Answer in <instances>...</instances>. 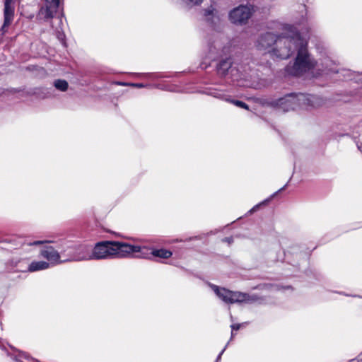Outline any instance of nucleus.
I'll return each instance as SVG.
<instances>
[{"instance_id":"f257e3e1","label":"nucleus","mask_w":362,"mask_h":362,"mask_svg":"<svg viewBox=\"0 0 362 362\" xmlns=\"http://www.w3.org/2000/svg\"><path fill=\"white\" fill-rule=\"evenodd\" d=\"M297 51L296 61L292 66L286 67L288 74L300 76L314 66L307 51V41L302 38L298 31L293 27H288L279 36L275 47L271 49V54L280 59L288 58Z\"/></svg>"},{"instance_id":"f03ea898","label":"nucleus","mask_w":362,"mask_h":362,"mask_svg":"<svg viewBox=\"0 0 362 362\" xmlns=\"http://www.w3.org/2000/svg\"><path fill=\"white\" fill-rule=\"evenodd\" d=\"M140 250L139 246L118 241H101L97 243L92 249V257L93 259L123 257L134 252H139Z\"/></svg>"},{"instance_id":"7ed1b4c3","label":"nucleus","mask_w":362,"mask_h":362,"mask_svg":"<svg viewBox=\"0 0 362 362\" xmlns=\"http://www.w3.org/2000/svg\"><path fill=\"white\" fill-rule=\"evenodd\" d=\"M210 286L217 296L226 303H254L260 299L257 295H250L249 293L240 291H233L214 284H211Z\"/></svg>"},{"instance_id":"20e7f679","label":"nucleus","mask_w":362,"mask_h":362,"mask_svg":"<svg viewBox=\"0 0 362 362\" xmlns=\"http://www.w3.org/2000/svg\"><path fill=\"white\" fill-rule=\"evenodd\" d=\"M252 5H240L229 13L230 22L236 25H245L247 23L253 12Z\"/></svg>"},{"instance_id":"39448f33","label":"nucleus","mask_w":362,"mask_h":362,"mask_svg":"<svg viewBox=\"0 0 362 362\" xmlns=\"http://www.w3.org/2000/svg\"><path fill=\"white\" fill-rule=\"evenodd\" d=\"M299 94H289L283 98L272 100L270 104L272 107L288 112L295 110L298 105Z\"/></svg>"},{"instance_id":"423d86ee","label":"nucleus","mask_w":362,"mask_h":362,"mask_svg":"<svg viewBox=\"0 0 362 362\" xmlns=\"http://www.w3.org/2000/svg\"><path fill=\"white\" fill-rule=\"evenodd\" d=\"M325 100L317 95L300 93L298 99L299 107L305 110L320 108L325 105Z\"/></svg>"},{"instance_id":"0eeeda50","label":"nucleus","mask_w":362,"mask_h":362,"mask_svg":"<svg viewBox=\"0 0 362 362\" xmlns=\"http://www.w3.org/2000/svg\"><path fill=\"white\" fill-rule=\"evenodd\" d=\"M279 36V35L272 32L263 33L258 37L255 46L257 49L271 54V49L275 47Z\"/></svg>"},{"instance_id":"6e6552de","label":"nucleus","mask_w":362,"mask_h":362,"mask_svg":"<svg viewBox=\"0 0 362 362\" xmlns=\"http://www.w3.org/2000/svg\"><path fill=\"white\" fill-rule=\"evenodd\" d=\"M40 254L44 258L52 263L58 264L62 262L59 260L60 256L59 252L51 246L45 247L41 250Z\"/></svg>"},{"instance_id":"1a4fd4ad","label":"nucleus","mask_w":362,"mask_h":362,"mask_svg":"<svg viewBox=\"0 0 362 362\" xmlns=\"http://www.w3.org/2000/svg\"><path fill=\"white\" fill-rule=\"evenodd\" d=\"M92 249L88 245H82L81 246L76 255L74 256L73 260L74 261H87L92 260L93 257H92Z\"/></svg>"},{"instance_id":"9d476101","label":"nucleus","mask_w":362,"mask_h":362,"mask_svg":"<svg viewBox=\"0 0 362 362\" xmlns=\"http://www.w3.org/2000/svg\"><path fill=\"white\" fill-rule=\"evenodd\" d=\"M60 4V0H46L45 17L52 18L57 13Z\"/></svg>"},{"instance_id":"9b49d317","label":"nucleus","mask_w":362,"mask_h":362,"mask_svg":"<svg viewBox=\"0 0 362 362\" xmlns=\"http://www.w3.org/2000/svg\"><path fill=\"white\" fill-rule=\"evenodd\" d=\"M232 67L230 58L221 60L217 65V71L221 76H226Z\"/></svg>"},{"instance_id":"f8f14e48","label":"nucleus","mask_w":362,"mask_h":362,"mask_svg":"<svg viewBox=\"0 0 362 362\" xmlns=\"http://www.w3.org/2000/svg\"><path fill=\"white\" fill-rule=\"evenodd\" d=\"M204 16L206 21L213 25H216L220 21L217 11L212 6L204 10Z\"/></svg>"},{"instance_id":"ddd939ff","label":"nucleus","mask_w":362,"mask_h":362,"mask_svg":"<svg viewBox=\"0 0 362 362\" xmlns=\"http://www.w3.org/2000/svg\"><path fill=\"white\" fill-rule=\"evenodd\" d=\"M14 13L13 4L4 3V24L11 23Z\"/></svg>"},{"instance_id":"4468645a","label":"nucleus","mask_w":362,"mask_h":362,"mask_svg":"<svg viewBox=\"0 0 362 362\" xmlns=\"http://www.w3.org/2000/svg\"><path fill=\"white\" fill-rule=\"evenodd\" d=\"M49 265V263L44 261L33 262L30 264L28 269L30 272L43 270L47 269Z\"/></svg>"},{"instance_id":"2eb2a0df","label":"nucleus","mask_w":362,"mask_h":362,"mask_svg":"<svg viewBox=\"0 0 362 362\" xmlns=\"http://www.w3.org/2000/svg\"><path fill=\"white\" fill-rule=\"evenodd\" d=\"M152 255L155 257H158L163 259H168L172 256V252L170 250L165 249L154 250Z\"/></svg>"},{"instance_id":"dca6fc26","label":"nucleus","mask_w":362,"mask_h":362,"mask_svg":"<svg viewBox=\"0 0 362 362\" xmlns=\"http://www.w3.org/2000/svg\"><path fill=\"white\" fill-rule=\"evenodd\" d=\"M55 88L61 91H65L68 88V83L65 80H56L54 83Z\"/></svg>"},{"instance_id":"f3484780","label":"nucleus","mask_w":362,"mask_h":362,"mask_svg":"<svg viewBox=\"0 0 362 362\" xmlns=\"http://www.w3.org/2000/svg\"><path fill=\"white\" fill-rule=\"evenodd\" d=\"M226 100L230 103L234 104L237 107L248 110V105L246 103H245L244 102H242L240 100H230V99H226Z\"/></svg>"},{"instance_id":"a211bd4d","label":"nucleus","mask_w":362,"mask_h":362,"mask_svg":"<svg viewBox=\"0 0 362 362\" xmlns=\"http://www.w3.org/2000/svg\"><path fill=\"white\" fill-rule=\"evenodd\" d=\"M192 5H197L202 2V0H187Z\"/></svg>"},{"instance_id":"6ab92c4d","label":"nucleus","mask_w":362,"mask_h":362,"mask_svg":"<svg viewBox=\"0 0 362 362\" xmlns=\"http://www.w3.org/2000/svg\"><path fill=\"white\" fill-rule=\"evenodd\" d=\"M240 324H233L230 326L233 330H238L240 328Z\"/></svg>"},{"instance_id":"aec40b11","label":"nucleus","mask_w":362,"mask_h":362,"mask_svg":"<svg viewBox=\"0 0 362 362\" xmlns=\"http://www.w3.org/2000/svg\"><path fill=\"white\" fill-rule=\"evenodd\" d=\"M44 243H47V241H40V240L35 241L33 243H31L30 245H38L43 244Z\"/></svg>"},{"instance_id":"412c9836","label":"nucleus","mask_w":362,"mask_h":362,"mask_svg":"<svg viewBox=\"0 0 362 362\" xmlns=\"http://www.w3.org/2000/svg\"><path fill=\"white\" fill-rule=\"evenodd\" d=\"M223 241L227 242L228 244H230L233 241L232 238H226L223 239Z\"/></svg>"},{"instance_id":"4be33fe9","label":"nucleus","mask_w":362,"mask_h":362,"mask_svg":"<svg viewBox=\"0 0 362 362\" xmlns=\"http://www.w3.org/2000/svg\"><path fill=\"white\" fill-rule=\"evenodd\" d=\"M4 3H7V4H13V0H5Z\"/></svg>"},{"instance_id":"5701e85b","label":"nucleus","mask_w":362,"mask_h":362,"mask_svg":"<svg viewBox=\"0 0 362 362\" xmlns=\"http://www.w3.org/2000/svg\"><path fill=\"white\" fill-rule=\"evenodd\" d=\"M134 86L139 87V88H141V87L144 86L142 83H137V84H134Z\"/></svg>"},{"instance_id":"b1692460","label":"nucleus","mask_w":362,"mask_h":362,"mask_svg":"<svg viewBox=\"0 0 362 362\" xmlns=\"http://www.w3.org/2000/svg\"><path fill=\"white\" fill-rule=\"evenodd\" d=\"M258 206H259L258 205H257V206H254V207L252 209L251 211H255V210H257V209L258 208Z\"/></svg>"},{"instance_id":"393cba45","label":"nucleus","mask_w":362,"mask_h":362,"mask_svg":"<svg viewBox=\"0 0 362 362\" xmlns=\"http://www.w3.org/2000/svg\"><path fill=\"white\" fill-rule=\"evenodd\" d=\"M58 38H60V39H62H62H63V38H62V35H59L58 36Z\"/></svg>"},{"instance_id":"a878e982","label":"nucleus","mask_w":362,"mask_h":362,"mask_svg":"<svg viewBox=\"0 0 362 362\" xmlns=\"http://www.w3.org/2000/svg\"><path fill=\"white\" fill-rule=\"evenodd\" d=\"M284 189H285V186L284 187L281 188L279 191H281V190H283Z\"/></svg>"}]
</instances>
